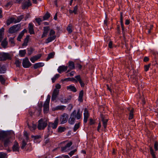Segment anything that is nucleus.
<instances>
[{"mask_svg": "<svg viewBox=\"0 0 158 158\" xmlns=\"http://www.w3.org/2000/svg\"><path fill=\"white\" fill-rule=\"evenodd\" d=\"M27 31L26 29H24L19 34L17 38V40L19 41H21V40L23 36L24 33L26 32Z\"/></svg>", "mask_w": 158, "mask_h": 158, "instance_id": "19", "label": "nucleus"}, {"mask_svg": "<svg viewBox=\"0 0 158 158\" xmlns=\"http://www.w3.org/2000/svg\"><path fill=\"white\" fill-rule=\"evenodd\" d=\"M77 151L76 149H75L74 150L71 151L69 153V154L70 156H72L74 154L75 152Z\"/></svg>", "mask_w": 158, "mask_h": 158, "instance_id": "59", "label": "nucleus"}, {"mask_svg": "<svg viewBox=\"0 0 158 158\" xmlns=\"http://www.w3.org/2000/svg\"><path fill=\"white\" fill-rule=\"evenodd\" d=\"M150 151L152 156L153 158H155V155L153 149H152V148H150Z\"/></svg>", "mask_w": 158, "mask_h": 158, "instance_id": "51", "label": "nucleus"}, {"mask_svg": "<svg viewBox=\"0 0 158 158\" xmlns=\"http://www.w3.org/2000/svg\"><path fill=\"white\" fill-rule=\"evenodd\" d=\"M38 125L37 127L39 130H43L46 127L47 123L46 121H43L42 119H41L38 121Z\"/></svg>", "mask_w": 158, "mask_h": 158, "instance_id": "4", "label": "nucleus"}, {"mask_svg": "<svg viewBox=\"0 0 158 158\" xmlns=\"http://www.w3.org/2000/svg\"><path fill=\"white\" fill-rule=\"evenodd\" d=\"M74 114H75L74 112H72L70 115V118L69 119V123L71 125L73 124L75 122L76 118L74 117Z\"/></svg>", "mask_w": 158, "mask_h": 158, "instance_id": "12", "label": "nucleus"}, {"mask_svg": "<svg viewBox=\"0 0 158 158\" xmlns=\"http://www.w3.org/2000/svg\"><path fill=\"white\" fill-rule=\"evenodd\" d=\"M19 149V147L18 143L16 142H15L12 147L13 151L14 152H18Z\"/></svg>", "mask_w": 158, "mask_h": 158, "instance_id": "21", "label": "nucleus"}, {"mask_svg": "<svg viewBox=\"0 0 158 158\" xmlns=\"http://www.w3.org/2000/svg\"><path fill=\"white\" fill-rule=\"evenodd\" d=\"M69 150L70 149L65 146L64 147H61V151L63 152H68Z\"/></svg>", "mask_w": 158, "mask_h": 158, "instance_id": "42", "label": "nucleus"}, {"mask_svg": "<svg viewBox=\"0 0 158 158\" xmlns=\"http://www.w3.org/2000/svg\"><path fill=\"white\" fill-rule=\"evenodd\" d=\"M75 73V72H74V71H72L70 73H68V74L67 76H73Z\"/></svg>", "mask_w": 158, "mask_h": 158, "instance_id": "58", "label": "nucleus"}, {"mask_svg": "<svg viewBox=\"0 0 158 158\" xmlns=\"http://www.w3.org/2000/svg\"><path fill=\"white\" fill-rule=\"evenodd\" d=\"M41 56V54H39L37 55H35L31 57L30 59V60L31 62L34 63L36 60L40 59Z\"/></svg>", "mask_w": 158, "mask_h": 158, "instance_id": "18", "label": "nucleus"}, {"mask_svg": "<svg viewBox=\"0 0 158 158\" xmlns=\"http://www.w3.org/2000/svg\"><path fill=\"white\" fill-rule=\"evenodd\" d=\"M81 85V86L82 87H84L85 86V83L82 80L79 82Z\"/></svg>", "mask_w": 158, "mask_h": 158, "instance_id": "62", "label": "nucleus"}, {"mask_svg": "<svg viewBox=\"0 0 158 158\" xmlns=\"http://www.w3.org/2000/svg\"><path fill=\"white\" fill-rule=\"evenodd\" d=\"M18 31L17 26L15 25L10 27L8 30V32L10 33H13L17 32Z\"/></svg>", "mask_w": 158, "mask_h": 158, "instance_id": "13", "label": "nucleus"}, {"mask_svg": "<svg viewBox=\"0 0 158 158\" xmlns=\"http://www.w3.org/2000/svg\"><path fill=\"white\" fill-rule=\"evenodd\" d=\"M78 8V6L77 5L74 7L73 10V11L75 14H77Z\"/></svg>", "mask_w": 158, "mask_h": 158, "instance_id": "50", "label": "nucleus"}, {"mask_svg": "<svg viewBox=\"0 0 158 158\" xmlns=\"http://www.w3.org/2000/svg\"><path fill=\"white\" fill-rule=\"evenodd\" d=\"M22 65L24 68H27L31 65V64L29 61L28 58L26 57L23 60Z\"/></svg>", "mask_w": 158, "mask_h": 158, "instance_id": "6", "label": "nucleus"}, {"mask_svg": "<svg viewBox=\"0 0 158 158\" xmlns=\"http://www.w3.org/2000/svg\"><path fill=\"white\" fill-rule=\"evenodd\" d=\"M41 137V136L40 135H32L31 138H34V142H36V139L39 140L40 139Z\"/></svg>", "mask_w": 158, "mask_h": 158, "instance_id": "41", "label": "nucleus"}, {"mask_svg": "<svg viewBox=\"0 0 158 158\" xmlns=\"http://www.w3.org/2000/svg\"><path fill=\"white\" fill-rule=\"evenodd\" d=\"M59 90L54 89L52 96L51 100L52 101L55 100L59 94Z\"/></svg>", "mask_w": 158, "mask_h": 158, "instance_id": "14", "label": "nucleus"}, {"mask_svg": "<svg viewBox=\"0 0 158 158\" xmlns=\"http://www.w3.org/2000/svg\"><path fill=\"white\" fill-rule=\"evenodd\" d=\"M44 65V64L43 63L39 62L35 64L34 65V68L35 69H37L38 68L42 67Z\"/></svg>", "mask_w": 158, "mask_h": 158, "instance_id": "26", "label": "nucleus"}, {"mask_svg": "<svg viewBox=\"0 0 158 158\" xmlns=\"http://www.w3.org/2000/svg\"><path fill=\"white\" fill-rule=\"evenodd\" d=\"M112 44H113L112 42V41H110L109 43L108 44V46H109V47L110 48H112Z\"/></svg>", "mask_w": 158, "mask_h": 158, "instance_id": "64", "label": "nucleus"}, {"mask_svg": "<svg viewBox=\"0 0 158 158\" xmlns=\"http://www.w3.org/2000/svg\"><path fill=\"white\" fill-rule=\"evenodd\" d=\"M1 42H2L1 45L2 47L4 48H6L8 44V42L7 38H5L4 40Z\"/></svg>", "mask_w": 158, "mask_h": 158, "instance_id": "24", "label": "nucleus"}, {"mask_svg": "<svg viewBox=\"0 0 158 158\" xmlns=\"http://www.w3.org/2000/svg\"><path fill=\"white\" fill-rule=\"evenodd\" d=\"M31 5L30 0L24 1L22 3V8L23 9L28 8V7Z\"/></svg>", "mask_w": 158, "mask_h": 158, "instance_id": "9", "label": "nucleus"}, {"mask_svg": "<svg viewBox=\"0 0 158 158\" xmlns=\"http://www.w3.org/2000/svg\"><path fill=\"white\" fill-rule=\"evenodd\" d=\"M50 99V96L48 95L46 101L44 105V113H47L49 110V102Z\"/></svg>", "mask_w": 158, "mask_h": 158, "instance_id": "2", "label": "nucleus"}, {"mask_svg": "<svg viewBox=\"0 0 158 158\" xmlns=\"http://www.w3.org/2000/svg\"><path fill=\"white\" fill-rule=\"evenodd\" d=\"M72 142H69L68 143L65 145V146H66V147H67V148L69 149V147L72 145Z\"/></svg>", "mask_w": 158, "mask_h": 158, "instance_id": "61", "label": "nucleus"}, {"mask_svg": "<svg viewBox=\"0 0 158 158\" xmlns=\"http://www.w3.org/2000/svg\"><path fill=\"white\" fill-rule=\"evenodd\" d=\"M72 27H73V26H72V25L71 24H70L69 25L67 28V30L69 33H71L72 32Z\"/></svg>", "mask_w": 158, "mask_h": 158, "instance_id": "36", "label": "nucleus"}, {"mask_svg": "<svg viewBox=\"0 0 158 158\" xmlns=\"http://www.w3.org/2000/svg\"><path fill=\"white\" fill-rule=\"evenodd\" d=\"M158 143L156 142L154 143V148L155 151H156L158 150Z\"/></svg>", "mask_w": 158, "mask_h": 158, "instance_id": "57", "label": "nucleus"}, {"mask_svg": "<svg viewBox=\"0 0 158 158\" xmlns=\"http://www.w3.org/2000/svg\"><path fill=\"white\" fill-rule=\"evenodd\" d=\"M29 37L27 36L26 38L25 39L23 43L22 44V46H26L27 45L28 43L29 42Z\"/></svg>", "mask_w": 158, "mask_h": 158, "instance_id": "33", "label": "nucleus"}, {"mask_svg": "<svg viewBox=\"0 0 158 158\" xmlns=\"http://www.w3.org/2000/svg\"><path fill=\"white\" fill-rule=\"evenodd\" d=\"M27 53L28 55H30L33 52V49L32 48H27Z\"/></svg>", "mask_w": 158, "mask_h": 158, "instance_id": "49", "label": "nucleus"}, {"mask_svg": "<svg viewBox=\"0 0 158 158\" xmlns=\"http://www.w3.org/2000/svg\"><path fill=\"white\" fill-rule=\"evenodd\" d=\"M2 141L4 142V146L6 147L12 142L13 138L8 135L6 133V136L4 138H2Z\"/></svg>", "mask_w": 158, "mask_h": 158, "instance_id": "3", "label": "nucleus"}, {"mask_svg": "<svg viewBox=\"0 0 158 158\" xmlns=\"http://www.w3.org/2000/svg\"><path fill=\"white\" fill-rule=\"evenodd\" d=\"M7 157V155L6 153L0 152V158H6Z\"/></svg>", "mask_w": 158, "mask_h": 158, "instance_id": "45", "label": "nucleus"}, {"mask_svg": "<svg viewBox=\"0 0 158 158\" xmlns=\"http://www.w3.org/2000/svg\"><path fill=\"white\" fill-rule=\"evenodd\" d=\"M120 23H123V19L122 13H120Z\"/></svg>", "mask_w": 158, "mask_h": 158, "instance_id": "63", "label": "nucleus"}, {"mask_svg": "<svg viewBox=\"0 0 158 158\" xmlns=\"http://www.w3.org/2000/svg\"><path fill=\"white\" fill-rule=\"evenodd\" d=\"M4 28L2 27L0 29V42H1L3 38L4 35Z\"/></svg>", "mask_w": 158, "mask_h": 158, "instance_id": "27", "label": "nucleus"}, {"mask_svg": "<svg viewBox=\"0 0 158 158\" xmlns=\"http://www.w3.org/2000/svg\"><path fill=\"white\" fill-rule=\"evenodd\" d=\"M67 89L68 90H69L73 92H76L77 91L76 87L73 85H71L69 86H67Z\"/></svg>", "mask_w": 158, "mask_h": 158, "instance_id": "20", "label": "nucleus"}, {"mask_svg": "<svg viewBox=\"0 0 158 158\" xmlns=\"http://www.w3.org/2000/svg\"><path fill=\"white\" fill-rule=\"evenodd\" d=\"M49 30V27H44L43 28V32L41 35V38H43L47 36L48 31Z\"/></svg>", "mask_w": 158, "mask_h": 158, "instance_id": "15", "label": "nucleus"}, {"mask_svg": "<svg viewBox=\"0 0 158 158\" xmlns=\"http://www.w3.org/2000/svg\"><path fill=\"white\" fill-rule=\"evenodd\" d=\"M108 121V119H104L103 118L102 120V121L103 122V126L105 128H106V127Z\"/></svg>", "mask_w": 158, "mask_h": 158, "instance_id": "37", "label": "nucleus"}, {"mask_svg": "<svg viewBox=\"0 0 158 158\" xmlns=\"http://www.w3.org/2000/svg\"><path fill=\"white\" fill-rule=\"evenodd\" d=\"M84 92L83 90H81L79 93L78 98L79 101L81 102L83 101L82 98L83 96Z\"/></svg>", "mask_w": 158, "mask_h": 158, "instance_id": "29", "label": "nucleus"}, {"mask_svg": "<svg viewBox=\"0 0 158 158\" xmlns=\"http://www.w3.org/2000/svg\"><path fill=\"white\" fill-rule=\"evenodd\" d=\"M26 145V143L24 140H23L22 142V144L21 146V148L23 149Z\"/></svg>", "mask_w": 158, "mask_h": 158, "instance_id": "60", "label": "nucleus"}, {"mask_svg": "<svg viewBox=\"0 0 158 158\" xmlns=\"http://www.w3.org/2000/svg\"><path fill=\"white\" fill-rule=\"evenodd\" d=\"M150 64H149L148 65H145L144 66V70L145 71H147L150 67Z\"/></svg>", "mask_w": 158, "mask_h": 158, "instance_id": "56", "label": "nucleus"}, {"mask_svg": "<svg viewBox=\"0 0 158 158\" xmlns=\"http://www.w3.org/2000/svg\"><path fill=\"white\" fill-rule=\"evenodd\" d=\"M5 79L2 75H0V82L1 83L3 84L5 83Z\"/></svg>", "mask_w": 158, "mask_h": 158, "instance_id": "48", "label": "nucleus"}, {"mask_svg": "<svg viewBox=\"0 0 158 158\" xmlns=\"http://www.w3.org/2000/svg\"><path fill=\"white\" fill-rule=\"evenodd\" d=\"M14 37H10L9 39V42L10 43L11 45L13 46L15 45V42L14 41Z\"/></svg>", "mask_w": 158, "mask_h": 158, "instance_id": "39", "label": "nucleus"}, {"mask_svg": "<svg viewBox=\"0 0 158 158\" xmlns=\"http://www.w3.org/2000/svg\"><path fill=\"white\" fill-rule=\"evenodd\" d=\"M15 21V19L11 17L9 18L6 21V24L7 26L9 25L10 24L14 23Z\"/></svg>", "mask_w": 158, "mask_h": 158, "instance_id": "22", "label": "nucleus"}, {"mask_svg": "<svg viewBox=\"0 0 158 158\" xmlns=\"http://www.w3.org/2000/svg\"><path fill=\"white\" fill-rule=\"evenodd\" d=\"M28 126L29 128L31 131L34 130L36 128V125L35 124H32L31 126Z\"/></svg>", "mask_w": 158, "mask_h": 158, "instance_id": "44", "label": "nucleus"}, {"mask_svg": "<svg viewBox=\"0 0 158 158\" xmlns=\"http://www.w3.org/2000/svg\"><path fill=\"white\" fill-rule=\"evenodd\" d=\"M68 69V67L64 65L60 66L58 68L57 70L58 72L61 73H62L66 71Z\"/></svg>", "mask_w": 158, "mask_h": 158, "instance_id": "16", "label": "nucleus"}, {"mask_svg": "<svg viewBox=\"0 0 158 158\" xmlns=\"http://www.w3.org/2000/svg\"><path fill=\"white\" fill-rule=\"evenodd\" d=\"M69 115L66 113H64L60 117V121L61 124H63L66 123L68 120Z\"/></svg>", "mask_w": 158, "mask_h": 158, "instance_id": "7", "label": "nucleus"}, {"mask_svg": "<svg viewBox=\"0 0 158 158\" xmlns=\"http://www.w3.org/2000/svg\"><path fill=\"white\" fill-rule=\"evenodd\" d=\"M61 81L63 82L66 81H75L76 83L77 82V81L73 77L72 78L68 77L67 78H65V79H62Z\"/></svg>", "mask_w": 158, "mask_h": 158, "instance_id": "25", "label": "nucleus"}, {"mask_svg": "<svg viewBox=\"0 0 158 158\" xmlns=\"http://www.w3.org/2000/svg\"><path fill=\"white\" fill-rule=\"evenodd\" d=\"M55 32L53 30L51 29L50 31L49 37L46 40V44L51 42L56 39V36L55 35Z\"/></svg>", "mask_w": 158, "mask_h": 158, "instance_id": "1", "label": "nucleus"}, {"mask_svg": "<svg viewBox=\"0 0 158 158\" xmlns=\"http://www.w3.org/2000/svg\"><path fill=\"white\" fill-rule=\"evenodd\" d=\"M50 17V14L48 13H46L43 17V20H46L48 19Z\"/></svg>", "mask_w": 158, "mask_h": 158, "instance_id": "47", "label": "nucleus"}, {"mask_svg": "<svg viewBox=\"0 0 158 158\" xmlns=\"http://www.w3.org/2000/svg\"><path fill=\"white\" fill-rule=\"evenodd\" d=\"M128 110L130 111V113H129V120H131L133 118V112L134 111V109L132 108L130 110V108L129 107L127 108Z\"/></svg>", "mask_w": 158, "mask_h": 158, "instance_id": "23", "label": "nucleus"}, {"mask_svg": "<svg viewBox=\"0 0 158 158\" xmlns=\"http://www.w3.org/2000/svg\"><path fill=\"white\" fill-rule=\"evenodd\" d=\"M26 53V50L25 49L23 50H20L19 52V55L21 57H24Z\"/></svg>", "mask_w": 158, "mask_h": 158, "instance_id": "30", "label": "nucleus"}, {"mask_svg": "<svg viewBox=\"0 0 158 158\" xmlns=\"http://www.w3.org/2000/svg\"><path fill=\"white\" fill-rule=\"evenodd\" d=\"M6 71V67L4 65L0 66V73H4Z\"/></svg>", "mask_w": 158, "mask_h": 158, "instance_id": "34", "label": "nucleus"}, {"mask_svg": "<svg viewBox=\"0 0 158 158\" xmlns=\"http://www.w3.org/2000/svg\"><path fill=\"white\" fill-rule=\"evenodd\" d=\"M69 99H69L68 98H61L60 99V101L61 102L63 103H68L69 100Z\"/></svg>", "mask_w": 158, "mask_h": 158, "instance_id": "46", "label": "nucleus"}, {"mask_svg": "<svg viewBox=\"0 0 158 158\" xmlns=\"http://www.w3.org/2000/svg\"><path fill=\"white\" fill-rule=\"evenodd\" d=\"M68 63V67L70 69H75V64L72 61H69Z\"/></svg>", "mask_w": 158, "mask_h": 158, "instance_id": "28", "label": "nucleus"}, {"mask_svg": "<svg viewBox=\"0 0 158 158\" xmlns=\"http://www.w3.org/2000/svg\"><path fill=\"white\" fill-rule=\"evenodd\" d=\"M61 87L60 85L59 84H57L55 85V88L54 89H56V90H59V89H60Z\"/></svg>", "mask_w": 158, "mask_h": 158, "instance_id": "52", "label": "nucleus"}, {"mask_svg": "<svg viewBox=\"0 0 158 158\" xmlns=\"http://www.w3.org/2000/svg\"><path fill=\"white\" fill-rule=\"evenodd\" d=\"M60 76V75L58 74H56L54 77L52 79V81L53 83H54L56 80Z\"/></svg>", "mask_w": 158, "mask_h": 158, "instance_id": "40", "label": "nucleus"}, {"mask_svg": "<svg viewBox=\"0 0 158 158\" xmlns=\"http://www.w3.org/2000/svg\"><path fill=\"white\" fill-rule=\"evenodd\" d=\"M66 106H63V105H61V106H58L56 107H55V110H64L65 109V108H66Z\"/></svg>", "mask_w": 158, "mask_h": 158, "instance_id": "31", "label": "nucleus"}, {"mask_svg": "<svg viewBox=\"0 0 158 158\" xmlns=\"http://www.w3.org/2000/svg\"><path fill=\"white\" fill-rule=\"evenodd\" d=\"M75 78L76 79V80L77 81V82L78 81L79 82H80L82 80L80 75H78L75 76Z\"/></svg>", "mask_w": 158, "mask_h": 158, "instance_id": "54", "label": "nucleus"}, {"mask_svg": "<svg viewBox=\"0 0 158 158\" xmlns=\"http://www.w3.org/2000/svg\"><path fill=\"white\" fill-rule=\"evenodd\" d=\"M74 112V117L77 120H79L82 117V112L80 111V109H79L77 111L76 110H74L72 112Z\"/></svg>", "mask_w": 158, "mask_h": 158, "instance_id": "8", "label": "nucleus"}, {"mask_svg": "<svg viewBox=\"0 0 158 158\" xmlns=\"http://www.w3.org/2000/svg\"><path fill=\"white\" fill-rule=\"evenodd\" d=\"M28 30L29 32L31 35L34 34L35 32L34 30V25L31 23H30L28 24Z\"/></svg>", "mask_w": 158, "mask_h": 158, "instance_id": "17", "label": "nucleus"}, {"mask_svg": "<svg viewBox=\"0 0 158 158\" xmlns=\"http://www.w3.org/2000/svg\"><path fill=\"white\" fill-rule=\"evenodd\" d=\"M21 60L16 59L15 63L17 67H20L21 65Z\"/></svg>", "mask_w": 158, "mask_h": 158, "instance_id": "32", "label": "nucleus"}, {"mask_svg": "<svg viewBox=\"0 0 158 158\" xmlns=\"http://www.w3.org/2000/svg\"><path fill=\"white\" fill-rule=\"evenodd\" d=\"M11 57L10 55L8 53L1 52L0 53V60H5L7 59H10Z\"/></svg>", "mask_w": 158, "mask_h": 158, "instance_id": "5", "label": "nucleus"}, {"mask_svg": "<svg viewBox=\"0 0 158 158\" xmlns=\"http://www.w3.org/2000/svg\"><path fill=\"white\" fill-rule=\"evenodd\" d=\"M80 123L75 124L73 128V131L75 132L80 127Z\"/></svg>", "mask_w": 158, "mask_h": 158, "instance_id": "43", "label": "nucleus"}, {"mask_svg": "<svg viewBox=\"0 0 158 158\" xmlns=\"http://www.w3.org/2000/svg\"><path fill=\"white\" fill-rule=\"evenodd\" d=\"M59 120L58 118H56L54 123H49L48 127H49L53 129H56L58 125Z\"/></svg>", "mask_w": 158, "mask_h": 158, "instance_id": "10", "label": "nucleus"}, {"mask_svg": "<svg viewBox=\"0 0 158 158\" xmlns=\"http://www.w3.org/2000/svg\"><path fill=\"white\" fill-rule=\"evenodd\" d=\"M54 53L53 52H51L50 53L48 56L47 58V60H49L51 58H53L54 56Z\"/></svg>", "mask_w": 158, "mask_h": 158, "instance_id": "38", "label": "nucleus"}, {"mask_svg": "<svg viewBox=\"0 0 158 158\" xmlns=\"http://www.w3.org/2000/svg\"><path fill=\"white\" fill-rule=\"evenodd\" d=\"M65 130V127L59 126L58 128V132L61 133L64 131Z\"/></svg>", "mask_w": 158, "mask_h": 158, "instance_id": "35", "label": "nucleus"}, {"mask_svg": "<svg viewBox=\"0 0 158 158\" xmlns=\"http://www.w3.org/2000/svg\"><path fill=\"white\" fill-rule=\"evenodd\" d=\"M22 19V18L21 16L18 17L17 19H15V23H19L21 20Z\"/></svg>", "mask_w": 158, "mask_h": 158, "instance_id": "53", "label": "nucleus"}, {"mask_svg": "<svg viewBox=\"0 0 158 158\" xmlns=\"http://www.w3.org/2000/svg\"><path fill=\"white\" fill-rule=\"evenodd\" d=\"M84 123H86L87 121L88 118L89 116V111L86 108H85L84 112Z\"/></svg>", "mask_w": 158, "mask_h": 158, "instance_id": "11", "label": "nucleus"}, {"mask_svg": "<svg viewBox=\"0 0 158 158\" xmlns=\"http://www.w3.org/2000/svg\"><path fill=\"white\" fill-rule=\"evenodd\" d=\"M35 20L39 25L40 24V23L42 21L41 19L40 18H36Z\"/></svg>", "mask_w": 158, "mask_h": 158, "instance_id": "55", "label": "nucleus"}]
</instances>
